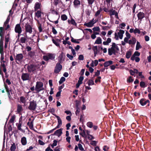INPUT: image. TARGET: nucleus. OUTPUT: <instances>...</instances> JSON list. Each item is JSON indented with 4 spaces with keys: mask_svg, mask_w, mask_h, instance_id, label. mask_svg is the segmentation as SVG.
<instances>
[{
    "mask_svg": "<svg viewBox=\"0 0 151 151\" xmlns=\"http://www.w3.org/2000/svg\"><path fill=\"white\" fill-rule=\"evenodd\" d=\"M21 142L23 145H26L27 143V141L26 138L25 137H23L21 138Z\"/></svg>",
    "mask_w": 151,
    "mask_h": 151,
    "instance_id": "obj_22",
    "label": "nucleus"
},
{
    "mask_svg": "<svg viewBox=\"0 0 151 151\" xmlns=\"http://www.w3.org/2000/svg\"><path fill=\"white\" fill-rule=\"evenodd\" d=\"M65 78L63 77H62L60 81H59V83L60 84H61L64 81H65Z\"/></svg>",
    "mask_w": 151,
    "mask_h": 151,
    "instance_id": "obj_45",
    "label": "nucleus"
},
{
    "mask_svg": "<svg viewBox=\"0 0 151 151\" xmlns=\"http://www.w3.org/2000/svg\"><path fill=\"white\" fill-rule=\"evenodd\" d=\"M26 40L27 39L25 37H21L20 39V42L22 43H25Z\"/></svg>",
    "mask_w": 151,
    "mask_h": 151,
    "instance_id": "obj_35",
    "label": "nucleus"
},
{
    "mask_svg": "<svg viewBox=\"0 0 151 151\" xmlns=\"http://www.w3.org/2000/svg\"><path fill=\"white\" fill-rule=\"evenodd\" d=\"M67 57L70 60H73V56L70 55H69L68 54H67Z\"/></svg>",
    "mask_w": 151,
    "mask_h": 151,
    "instance_id": "obj_57",
    "label": "nucleus"
},
{
    "mask_svg": "<svg viewBox=\"0 0 151 151\" xmlns=\"http://www.w3.org/2000/svg\"><path fill=\"white\" fill-rule=\"evenodd\" d=\"M61 19L62 20L65 21L67 19V17L65 14H63L61 16Z\"/></svg>",
    "mask_w": 151,
    "mask_h": 151,
    "instance_id": "obj_44",
    "label": "nucleus"
},
{
    "mask_svg": "<svg viewBox=\"0 0 151 151\" xmlns=\"http://www.w3.org/2000/svg\"><path fill=\"white\" fill-rule=\"evenodd\" d=\"M49 59L52 60L55 58V55L52 53H48L47 54Z\"/></svg>",
    "mask_w": 151,
    "mask_h": 151,
    "instance_id": "obj_26",
    "label": "nucleus"
},
{
    "mask_svg": "<svg viewBox=\"0 0 151 151\" xmlns=\"http://www.w3.org/2000/svg\"><path fill=\"white\" fill-rule=\"evenodd\" d=\"M142 48V46L140 45V43L137 41V42L136 46V50H138L140 48Z\"/></svg>",
    "mask_w": 151,
    "mask_h": 151,
    "instance_id": "obj_33",
    "label": "nucleus"
},
{
    "mask_svg": "<svg viewBox=\"0 0 151 151\" xmlns=\"http://www.w3.org/2000/svg\"><path fill=\"white\" fill-rule=\"evenodd\" d=\"M74 7L76 8H78L81 4L80 1L78 0H74L73 2Z\"/></svg>",
    "mask_w": 151,
    "mask_h": 151,
    "instance_id": "obj_12",
    "label": "nucleus"
},
{
    "mask_svg": "<svg viewBox=\"0 0 151 151\" xmlns=\"http://www.w3.org/2000/svg\"><path fill=\"white\" fill-rule=\"evenodd\" d=\"M119 49L117 45L114 42L112 43L111 47L108 49V54L109 55H111L113 54H115L116 50H119Z\"/></svg>",
    "mask_w": 151,
    "mask_h": 151,
    "instance_id": "obj_1",
    "label": "nucleus"
},
{
    "mask_svg": "<svg viewBox=\"0 0 151 151\" xmlns=\"http://www.w3.org/2000/svg\"><path fill=\"white\" fill-rule=\"evenodd\" d=\"M43 85L42 83L41 82H37L35 86V90L39 92L44 89L43 87Z\"/></svg>",
    "mask_w": 151,
    "mask_h": 151,
    "instance_id": "obj_2",
    "label": "nucleus"
},
{
    "mask_svg": "<svg viewBox=\"0 0 151 151\" xmlns=\"http://www.w3.org/2000/svg\"><path fill=\"white\" fill-rule=\"evenodd\" d=\"M93 19H94L88 23H84V25L85 26H86L88 27H92L93 26V24L95 23V22H93Z\"/></svg>",
    "mask_w": 151,
    "mask_h": 151,
    "instance_id": "obj_15",
    "label": "nucleus"
},
{
    "mask_svg": "<svg viewBox=\"0 0 151 151\" xmlns=\"http://www.w3.org/2000/svg\"><path fill=\"white\" fill-rule=\"evenodd\" d=\"M137 16L138 19L142 20V19L143 18L145 17V14L142 12H140L138 13Z\"/></svg>",
    "mask_w": 151,
    "mask_h": 151,
    "instance_id": "obj_13",
    "label": "nucleus"
},
{
    "mask_svg": "<svg viewBox=\"0 0 151 151\" xmlns=\"http://www.w3.org/2000/svg\"><path fill=\"white\" fill-rule=\"evenodd\" d=\"M87 126L90 128H92L93 126V124L91 122H89L87 123Z\"/></svg>",
    "mask_w": 151,
    "mask_h": 151,
    "instance_id": "obj_40",
    "label": "nucleus"
},
{
    "mask_svg": "<svg viewBox=\"0 0 151 151\" xmlns=\"http://www.w3.org/2000/svg\"><path fill=\"white\" fill-rule=\"evenodd\" d=\"M52 32L54 35H56L57 33V31L54 27H52Z\"/></svg>",
    "mask_w": 151,
    "mask_h": 151,
    "instance_id": "obj_61",
    "label": "nucleus"
},
{
    "mask_svg": "<svg viewBox=\"0 0 151 151\" xmlns=\"http://www.w3.org/2000/svg\"><path fill=\"white\" fill-rule=\"evenodd\" d=\"M62 129H60L57 130L55 132L54 135L59 137L62 133Z\"/></svg>",
    "mask_w": 151,
    "mask_h": 151,
    "instance_id": "obj_16",
    "label": "nucleus"
},
{
    "mask_svg": "<svg viewBox=\"0 0 151 151\" xmlns=\"http://www.w3.org/2000/svg\"><path fill=\"white\" fill-rule=\"evenodd\" d=\"M92 49L93 50L94 52H98V49L97 46H94L93 47Z\"/></svg>",
    "mask_w": 151,
    "mask_h": 151,
    "instance_id": "obj_58",
    "label": "nucleus"
},
{
    "mask_svg": "<svg viewBox=\"0 0 151 151\" xmlns=\"http://www.w3.org/2000/svg\"><path fill=\"white\" fill-rule=\"evenodd\" d=\"M92 29L93 31H99L100 28L99 27H97L93 28Z\"/></svg>",
    "mask_w": 151,
    "mask_h": 151,
    "instance_id": "obj_56",
    "label": "nucleus"
},
{
    "mask_svg": "<svg viewBox=\"0 0 151 151\" xmlns=\"http://www.w3.org/2000/svg\"><path fill=\"white\" fill-rule=\"evenodd\" d=\"M101 10H102V9H101V8H100L99 10H98L96 12V13L95 14V16L96 17H97L98 16H99V15L100 14V13L101 11Z\"/></svg>",
    "mask_w": 151,
    "mask_h": 151,
    "instance_id": "obj_49",
    "label": "nucleus"
},
{
    "mask_svg": "<svg viewBox=\"0 0 151 151\" xmlns=\"http://www.w3.org/2000/svg\"><path fill=\"white\" fill-rule=\"evenodd\" d=\"M110 14L111 15H115V17L118 18V13L116 12L115 10L111 9L110 11Z\"/></svg>",
    "mask_w": 151,
    "mask_h": 151,
    "instance_id": "obj_14",
    "label": "nucleus"
},
{
    "mask_svg": "<svg viewBox=\"0 0 151 151\" xmlns=\"http://www.w3.org/2000/svg\"><path fill=\"white\" fill-rule=\"evenodd\" d=\"M25 27L26 32H29L30 34L32 33V28L30 25L26 24L25 26Z\"/></svg>",
    "mask_w": 151,
    "mask_h": 151,
    "instance_id": "obj_8",
    "label": "nucleus"
},
{
    "mask_svg": "<svg viewBox=\"0 0 151 151\" xmlns=\"http://www.w3.org/2000/svg\"><path fill=\"white\" fill-rule=\"evenodd\" d=\"M101 78V77L100 76H99L97 77V78L95 80V82L97 83L98 82H100V79Z\"/></svg>",
    "mask_w": 151,
    "mask_h": 151,
    "instance_id": "obj_63",
    "label": "nucleus"
},
{
    "mask_svg": "<svg viewBox=\"0 0 151 151\" xmlns=\"http://www.w3.org/2000/svg\"><path fill=\"white\" fill-rule=\"evenodd\" d=\"M60 0H54L53 4L56 6L59 4L61 2Z\"/></svg>",
    "mask_w": 151,
    "mask_h": 151,
    "instance_id": "obj_36",
    "label": "nucleus"
},
{
    "mask_svg": "<svg viewBox=\"0 0 151 151\" xmlns=\"http://www.w3.org/2000/svg\"><path fill=\"white\" fill-rule=\"evenodd\" d=\"M55 116L57 119L58 124L59 125H62V121L60 118V117L55 114H53Z\"/></svg>",
    "mask_w": 151,
    "mask_h": 151,
    "instance_id": "obj_24",
    "label": "nucleus"
},
{
    "mask_svg": "<svg viewBox=\"0 0 151 151\" xmlns=\"http://www.w3.org/2000/svg\"><path fill=\"white\" fill-rule=\"evenodd\" d=\"M10 18L9 17H8L5 21V22L4 23V27H5L6 26V25L8 24L9 20H10Z\"/></svg>",
    "mask_w": 151,
    "mask_h": 151,
    "instance_id": "obj_41",
    "label": "nucleus"
},
{
    "mask_svg": "<svg viewBox=\"0 0 151 151\" xmlns=\"http://www.w3.org/2000/svg\"><path fill=\"white\" fill-rule=\"evenodd\" d=\"M127 81L129 83L132 82L133 81V79L132 78V77L130 76L127 79Z\"/></svg>",
    "mask_w": 151,
    "mask_h": 151,
    "instance_id": "obj_47",
    "label": "nucleus"
},
{
    "mask_svg": "<svg viewBox=\"0 0 151 151\" xmlns=\"http://www.w3.org/2000/svg\"><path fill=\"white\" fill-rule=\"evenodd\" d=\"M132 55V53L131 51H128L127 52L126 54V58H129Z\"/></svg>",
    "mask_w": 151,
    "mask_h": 151,
    "instance_id": "obj_38",
    "label": "nucleus"
},
{
    "mask_svg": "<svg viewBox=\"0 0 151 151\" xmlns=\"http://www.w3.org/2000/svg\"><path fill=\"white\" fill-rule=\"evenodd\" d=\"M4 86L6 91L7 92L9 96H10V93L11 91L10 88L5 83H4Z\"/></svg>",
    "mask_w": 151,
    "mask_h": 151,
    "instance_id": "obj_21",
    "label": "nucleus"
},
{
    "mask_svg": "<svg viewBox=\"0 0 151 151\" xmlns=\"http://www.w3.org/2000/svg\"><path fill=\"white\" fill-rule=\"evenodd\" d=\"M27 68L29 72H32L36 70L37 67L34 65L30 64L28 65Z\"/></svg>",
    "mask_w": 151,
    "mask_h": 151,
    "instance_id": "obj_3",
    "label": "nucleus"
},
{
    "mask_svg": "<svg viewBox=\"0 0 151 151\" xmlns=\"http://www.w3.org/2000/svg\"><path fill=\"white\" fill-rule=\"evenodd\" d=\"M68 22L69 23H71L72 24L76 25V24L74 19H72L71 21L68 20Z\"/></svg>",
    "mask_w": 151,
    "mask_h": 151,
    "instance_id": "obj_42",
    "label": "nucleus"
},
{
    "mask_svg": "<svg viewBox=\"0 0 151 151\" xmlns=\"http://www.w3.org/2000/svg\"><path fill=\"white\" fill-rule=\"evenodd\" d=\"M97 142L96 141H92L91 142V144L93 146H96V145Z\"/></svg>",
    "mask_w": 151,
    "mask_h": 151,
    "instance_id": "obj_53",
    "label": "nucleus"
},
{
    "mask_svg": "<svg viewBox=\"0 0 151 151\" xmlns=\"http://www.w3.org/2000/svg\"><path fill=\"white\" fill-rule=\"evenodd\" d=\"M136 41V39L134 38H132L131 40L129 41L128 43L129 44L134 45Z\"/></svg>",
    "mask_w": 151,
    "mask_h": 151,
    "instance_id": "obj_23",
    "label": "nucleus"
},
{
    "mask_svg": "<svg viewBox=\"0 0 151 151\" xmlns=\"http://www.w3.org/2000/svg\"><path fill=\"white\" fill-rule=\"evenodd\" d=\"M140 31L138 29L136 28L134 31V34H136L138 33L139 34H140Z\"/></svg>",
    "mask_w": 151,
    "mask_h": 151,
    "instance_id": "obj_52",
    "label": "nucleus"
},
{
    "mask_svg": "<svg viewBox=\"0 0 151 151\" xmlns=\"http://www.w3.org/2000/svg\"><path fill=\"white\" fill-rule=\"evenodd\" d=\"M126 26V24L124 23H122L120 24L119 26L121 29H124L123 27H125Z\"/></svg>",
    "mask_w": 151,
    "mask_h": 151,
    "instance_id": "obj_62",
    "label": "nucleus"
},
{
    "mask_svg": "<svg viewBox=\"0 0 151 151\" xmlns=\"http://www.w3.org/2000/svg\"><path fill=\"white\" fill-rule=\"evenodd\" d=\"M15 119V116L14 115L12 116L10 119L9 122L10 123H13Z\"/></svg>",
    "mask_w": 151,
    "mask_h": 151,
    "instance_id": "obj_37",
    "label": "nucleus"
},
{
    "mask_svg": "<svg viewBox=\"0 0 151 151\" xmlns=\"http://www.w3.org/2000/svg\"><path fill=\"white\" fill-rule=\"evenodd\" d=\"M80 134L81 135L82 137H86V131L85 130H83L82 133H80Z\"/></svg>",
    "mask_w": 151,
    "mask_h": 151,
    "instance_id": "obj_43",
    "label": "nucleus"
},
{
    "mask_svg": "<svg viewBox=\"0 0 151 151\" xmlns=\"http://www.w3.org/2000/svg\"><path fill=\"white\" fill-rule=\"evenodd\" d=\"M42 13L41 11H37L35 13V16L38 18H41V14Z\"/></svg>",
    "mask_w": 151,
    "mask_h": 151,
    "instance_id": "obj_19",
    "label": "nucleus"
},
{
    "mask_svg": "<svg viewBox=\"0 0 151 151\" xmlns=\"http://www.w3.org/2000/svg\"><path fill=\"white\" fill-rule=\"evenodd\" d=\"M4 59V57L3 54H1V63L2 62H4V63L5 62V61H4L3 60Z\"/></svg>",
    "mask_w": 151,
    "mask_h": 151,
    "instance_id": "obj_60",
    "label": "nucleus"
},
{
    "mask_svg": "<svg viewBox=\"0 0 151 151\" xmlns=\"http://www.w3.org/2000/svg\"><path fill=\"white\" fill-rule=\"evenodd\" d=\"M60 63H58L56 64L54 70V72L56 73H59L62 69V66Z\"/></svg>",
    "mask_w": 151,
    "mask_h": 151,
    "instance_id": "obj_5",
    "label": "nucleus"
},
{
    "mask_svg": "<svg viewBox=\"0 0 151 151\" xmlns=\"http://www.w3.org/2000/svg\"><path fill=\"white\" fill-rule=\"evenodd\" d=\"M88 84L89 86H91L94 84V81L92 80H90L88 81Z\"/></svg>",
    "mask_w": 151,
    "mask_h": 151,
    "instance_id": "obj_46",
    "label": "nucleus"
},
{
    "mask_svg": "<svg viewBox=\"0 0 151 151\" xmlns=\"http://www.w3.org/2000/svg\"><path fill=\"white\" fill-rule=\"evenodd\" d=\"M114 35L115 38L116 39V40H118L119 39V36L118 35V34H117L116 32L115 33Z\"/></svg>",
    "mask_w": 151,
    "mask_h": 151,
    "instance_id": "obj_64",
    "label": "nucleus"
},
{
    "mask_svg": "<svg viewBox=\"0 0 151 151\" xmlns=\"http://www.w3.org/2000/svg\"><path fill=\"white\" fill-rule=\"evenodd\" d=\"M37 104L36 101H34L30 102V105L28 107L29 109L30 110H34L36 108Z\"/></svg>",
    "mask_w": 151,
    "mask_h": 151,
    "instance_id": "obj_4",
    "label": "nucleus"
},
{
    "mask_svg": "<svg viewBox=\"0 0 151 151\" xmlns=\"http://www.w3.org/2000/svg\"><path fill=\"white\" fill-rule=\"evenodd\" d=\"M78 148L79 150L81 151H83L84 149L83 148L82 145L81 144H78Z\"/></svg>",
    "mask_w": 151,
    "mask_h": 151,
    "instance_id": "obj_51",
    "label": "nucleus"
},
{
    "mask_svg": "<svg viewBox=\"0 0 151 151\" xmlns=\"http://www.w3.org/2000/svg\"><path fill=\"white\" fill-rule=\"evenodd\" d=\"M88 139L91 140L92 139H94V137L91 135H89L88 137Z\"/></svg>",
    "mask_w": 151,
    "mask_h": 151,
    "instance_id": "obj_54",
    "label": "nucleus"
},
{
    "mask_svg": "<svg viewBox=\"0 0 151 151\" xmlns=\"http://www.w3.org/2000/svg\"><path fill=\"white\" fill-rule=\"evenodd\" d=\"M21 77L23 81L28 80L30 79L29 74L27 73H23Z\"/></svg>",
    "mask_w": 151,
    "mask_h": 151,
    "instance_id": "obj_7",
    "label": "nucleus"
},
{
    "mask_svg": "<svg viewBox=\"0 0 151 151\" xmlns=\"http://www.w3.org/2000/svg\"><path fill=\"white\" fill-rule=\"evenodd\" d=\"M113 63V61L109 60L105 62L104 63V65L105 67H107Z\"/></svg>",
    "mask_w": 151,
    "mask_h": 151,
    "instance_id": "obj_17",
    "label": "nucleus"
},
{
    "mask_svg": "<svg viewBox=\"0 0 151 151\" xmlns=\"http://www.w3.org/2000/svg\"><path fill=\"white\" fill-rule=\"evenodd\" d=\"M23 55L22 54H19L16 55L15 58V59L16 60L20 61L23 59Z\"/></svg>",
    "mask_w": 151,
    "mask_h": 151,
    "instance_id": "obj_11",
    "label": "nucleus"
},
{
    "mask_svg": "<svg viewBox=\"0 0 151 151\" xmlns=\"http://www.w3.org/2000/svg\"><path fill=\"white\" fill-rule=\"evenodd\" d=\"M94 0H87L88 3L89 5H91L94 2Z\"/></svg>",
    "mask_w": 151,
    "mask_h": 151,
    "instance_id": "obj_55",
    "label": "nucleus"
},
{
    "mask_svg": "<svg viewBox=\"0 0 151 151\" xmlns=\"http://www.w3.org/2000/svg\"><path fill=\"white\" fill-rule=\"evenodd\" d=\"M17 128L19 130L21 131H23V130L21 128L22 124L20 122H19V123L18 124H17Z\"/></svg>",
    "mask_w": 151,
    "mask_h": 151,
    "instance_id": "obj_34",
    "label": "nucleus"
},
{
    "mask_svg": "<svg viewBox=\"0 0 151 151\" xmlns=\"http://www.w3.org/2000/svg\"><path fill=\"white\" fill-rule=\"evenodd\" d=\"M65 58V54L63 52H62L58 57V63H62L64 60Z\"/></svg>",
    "mask_w": 151,
    "mask_h": 151,
    "instance_id": "obj_6",
    "label": "nucleus"
},
{
    "mask_svg": "<svg viewBox=\"0 0 151 151\" xmlns=\"http://www.w3.org/2000/svg\"><path fill=\"white\" fill-rule=\"evenodd\" d=\"M15 31L17 33L19 34L21 33L22 29L20 24H18L16 25L15 28Z\"/></svg>",
    "mask_w": 151,
    "mask_h": 151,
    "instance_id": "obj_9",
    "label": "nucleus"
},
{
    "mask_svg": "<svg viewBox=\"0 0 151 151\" xmlns=\"http://www.w3.org/2000/svg\"><path fill=\"white\" fill-rule=\"evenodd\" d=\"M71 37V41L72 42H74V43H79V41H78L76 39H74L73 37Z\"/></svg>",
    "mask_w": 151,
    "mask_h": 151,
    "instance_id": "obj_48",
    "label": "nucleus"
},
{
    "mask_svg": "<svg viewBox=\"0 0 151 151\" xmlns=\"http://www.w3.org/2000/svg\"><path fill=\"white\" fill-rule=\"evenodd\" d=\"M101 42L102 40L101 38L100 37H98L97 38L94 44H101Z\"/></svg>",
    "mask_w": 151,
    "mask_h": 151,
    "instance_id": "obj_27",
    "label": "nucleus"
},
{
    "mask_svg": "<svg viewBox=\"0 0 151 151\" xmlns=\"http://www.w3.org/2000/svg\"><path fill=\"white\" fill-rule=\"evenodd\" d=\"M78 59L79 60H83L84 59V57L82 55H79Z\"/></svg>",
    "mask_w": 151,
    "mask_h": 151,
    "instance_id": "obj_59",
    "label": "nucleus"
},
{
    "mask_svg": "<svg viewBox=\"0 0 151 151\" xmlns=\"http://www.w3.org/2000/svg\"><path fill=\"white\" fill-rule=\"evenodd\" d=\"M33 120H32L31 122H28L27 123V125L29 126V128L31 129H32L33 128Z\"/></svg>",
    "mask_w": 151,
    "mask_h": 151,
    "instance_id": "obj_29",
    "label": "nucleus"
},
{
    "mask_svg": "<svg viewBox=\"0 0 151 151\" xmlns=\"http://www.w3.org/2000/svg\"><path fill=\"white\" fill-rule=\"evenodd\" d=\"M148 103V106L149 105L150 101L148 100H146L144 99H142L140 101V103L142 106H144Z\"/></svg>",
    "mask_w": 151,
    "mask_h": 151,
    "instance_id": "obj_10",
    "label": "nucleus"
},
{
    "mask_svg": "<svg viewBox=\"0 0 151 151\" xmlns=\"http://www.w3.org/2000/svg\"><path fill=\"white\" fill-rule=\"evenodd\" d=\"M60 41V40L58 39L56 40H55L53 39L52 40L53 42L57 46H60L59 43L58 42Z\"/></svg>",
    "mask_w": 151,
    "mask_h": 151,
    "instance_id": "obj_28",
    "label": "nucleus"
},
{
    "mask_svg": "<svg viewBox=\"0 0 151 151\" xmlns=\"http://www.w3.org/2000/svg\"><path fill=\"white\" fill-rule=\"evenodd\" d=\"M111 39L110 38H108L106 41H104L103 42V44L104 45H108L111 42Z\"/></svg>",
    "mask_w": 151,
    "mask_h": 151,
    "instance_id": "obj_25",
    "label": "nucleus"
},
{
    "mask_svg": "<svg viewBox=\"0 0 151 151\" xmlns=\"http://www.w3.org/2000/svg\"><path fill=\"white\" fill-rule=\"evenodd\" d=\"M43 59L46 61H47L49 60L47 54V55H44L43 56Z\"/></svg>",
    "mask_w": 151,
    "mask_h": 151,
    "instance_id": "obj_50",
    "label": "nucleus"
},
{
    "mask_svg": "<svg viewBox=\"0 0 151 151\" xmlns=\"http://www.w3.org/2000/svg\"><path fill=\"white\" fill-rule=\"evenodd\" d=\"M22 109V106L20 105H18L17 107V112L18 113H19L21 112Z\"/></svg>",
    "mask_w": 151,
    "mask_h": 151,
    "instance_id": "obj_30",
    "label": "nucleus"
},
{
    "mask_svg": "<svg viewBox=\"0 0 151 151\" xmlns=\"http://www.w3.org/2000/svg\"><path fill=\"white\" fill-rule=\"evenodd\" d=\"M124 33V30L121 29L119 30V32L118 33V35L120 39H122L123 37V34Z\"/></svg>",
    "mask_w": 151,
    "mask_h": 151,
    "instance_id": "obj_18",
    "label": "nucleus"
},
{
    "mask_svg": "<svg viewBox=\"0 0 151 151\" xmlns=\"http://www.w3.org/2000/svg\"><path fill=\"white\" fill-rule=\"evenodd\" d=\"M16 148V146L15 143H13L11 147L10 150L11 151H15Z\"/></svg>",
    "mask_w": 151,
    "mask_h": 151,
    "instance_id": "obj_31",
    "label": "nucleus"
},
{
    "mask_svg": "<svg viewBox=\"0 0 151 151\" xmlns=\"http://www.w3.org/2000/svg\"><path fill=\"white\" fill-rule=\"evenodd\" d=\"M20 102L23 104H25L26 102V98L23 96H21L20 97Z\"/></svg>",
    "mask_w": 151,
    "mask_h": 151,
    "instance_id": "obj_32",
    "label": "nucleus"
},
{
    "mask_svg": "<svg viewBox=\"0 0 151 151\" xmlns=\"http://www.w3.org/2000/svg\"><path fill=\"white\" fill-rule=\"evenodd\" d=\"M41 4L38 2L35 3L34 6V9L35 11H36L38 9L40 8Z\"/></svg>",
    "mask_w": 151,
    "mask_h": 151,
    "instance_id": "obj_20",
    "label": "nucleus"
},
{
    "mask_svg": "<svg viewBox=\"0 0 151 151\" xmlns=\"http://www.w3.org/2000/svg\"><path fill=\"white\" fill-rule=\"evenodd\" d=\"M140 86L142 88H144L147 86L145 82L144 81H141L140 83Z\"/></svg>",
    "mask_w": 151,
    "mask_h": 151,
    "instance_id": "obj_39",
    "label": "nucleus"
}]
</instances>
